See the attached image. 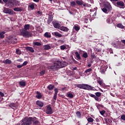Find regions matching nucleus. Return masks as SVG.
Wrapping results in <instances>:
<instances>
[{"label":"nucleus","mask_w":125,"mask_h":125,"mask_svg":"<svg viewBox=\"0 0 125 125\" xmlns=\"http://www.w3.org/2000/svg\"><path fill=\"white\" fill-rule=\"evenodd\" d=\"M46 113L47 114H53L52 108L49 105L46 106Z\"/></svg>","instance_id":"9d476101"},{"label":"nucleus","mask_w":125,"mask_h":125,"mask_svg":"<svg viewBox=\"0 0 125 125\" xmlns=\"http://www.w3.org/2000/svg\"><path fill=\"white\" fill-rule=\"evenodd\" d=\"M54 88V86L53 85H49L48 87H47V88H48L49 90H52Z\"/></svg>","instance_id":"7c9ffc66"},{"label":"nucleus","mask_w":125,"mask_h":125,"mask_svg":"<svg viewBox=\"0 0 125 125\" xmlns=\"http://www.w3.org/2000/svg\"><path fill=\"white\" fill-rule=\"evenodd\" d=\"M60 30H61V31H63V32H68V31H69V28L66 26H61L60 27Z\"/></svg>","instance_id":"f3484780"},{"label":"nucleus","mask_w":125,"mask_h":125,"mask_svg":"<svg viewBox=\"0 0 125 125\" xmlns=\"http://www.w3.org/2000/svg\"><path fill=\"white\" fill-rule=\"evenodd\" d=\"M73 70H77V67H74L73 68Z\"/></svg>","instance_id":"774afa93"},{"label":"nucleus","mask_w":125,"mask_h":125,"mask_svg":"<svg viewBox=\"0 0 125 125\" xmlns=\"http://www.w3.org/2000/svg\"><path fill=\"white\" fill-rule=\"evenodd\" d=\"M67 97L71 99V98H73L74 97V95L72 94V93H70L69 94H67Z\"/></svg>","instance_id":"e433bc0d"},{"label":"nucleus","mask_w":125,"mask_h":125,"mask_svg":"<svg viewBox=\"0 0 125 125\" xmlns=\"http://www.w3.org/2000/svg\"><path fill=\"white\" fill-rule=\"evenodd\" d=\"M91 63H92V61H90V62H89L87 64L88 68H90L91 67Z\"/></svg>","instance_id":"09e8293b"},{"label":"nucleus","mask_w":125,"mask_h":125,"mask_svg":"<svg viewBox=\"0 0 125 125\" xmlns=\"http://www.w3.org/2000/svg\"><path fill=\"white\" fill-rule=\"evenodd\" d=\"M60 47H61V50H64V49H67L66 46H65L64 45H62Z\"/></svg>","instance_id":"ea45409f"},{"label":"nucleus","mask_w":125,"mask_h":125,"mask_svg":"<svg viewBox=\"0 0 125 125\" xmlns=\"http://www.w3.org/2000/svg\"><path fill=\"white\" fill-rule=\"evenodd\" d=\"M33 124H34V125H40V124H41V123H40L38 120H36V121H35L33 122Z\"/></svg>","instance_id":"37998d69"},{"label":"nucleus","mask_w":125,"mask_h":125,"mask_svg":"<svg viewBox=\"0 0 125 125\" xmlns=\"http://www.w3.org/2000/svg\"><path fill=\"white\" fill-rule=\"evenodd\" d=\"M105 113H106V111L105 110H103L100 111V113L102 116H103L104 114Z\"/></svg>","instance_id":"49530a36"},{"label":"nucleus","mask_w":125,"mask_h":125,"mask_svg":"<svg viewBox=\"0 0 125 125\" xmlns=\"http://www.w3.org/2000/svg\"><path fill=\"white\" fill-rule=\"evenodd\" d=\"M107 23H108V24H110V19H107L106 20Z\"/></svg>","instance_id":"680f3d73"},{"label":"nucleus","mask_w":125,"mask_h":125,"mask_svg":"<svg viewBox=\"0 0 125 125\" xmlns=\"http://www.w3.org/2000/svg\"><path fill=\"white\" fill-rule=\"evenodd\" d=\"M76 3H77L79 6H81L82 8L87 7V3L85 2H83V0H77L76 2L72 1L70 2L71 6L73 7L76 6Z\"/></svg>","instance_id":"20e7f679"},{"label":"nucleus","mask_w":125,"mask_h":125,"mask_svg":"<svg viewBox=\"0 0 125 125\" xmlns=\"http://www.w3.org/2000/svg\"><path fill=\"white\" fill-rule=\"evenodd\" d=\"M119 0H110V1H111L112 2H116V1H118Z\"/></svg>","instance_id":"052dcab7"},{"label":"nucleus","mask_w":125,"mask_h":125,"mask_svg":"<svg viewBox=\"0 0 125 125\" xmlns=\"http://www.w3.org/2000/svg\"><path fill=\"white\" fill-rule=\"evenodd\" d=\"M38 14H39L40 15H42V12H41V11H38L37 12Z\"/></svg>","instance_id":"bf43d9fd"},{"label":"nucleus","mask_w":125,"mask_h":125,"mask_svg":"<svg viewBox=\"0 0 125 125\" xmlns=\"http://www.w3.org/2000/svg\"><path fill=\"white\" fill-rule=\"evenodd\" d=\"M26 81H21L19 82V85L21 87L23 88L26 86Z\"/></svg>","instance_id":"4468645a"},{"label":"nucleus","mask_w":125,"mask_h":125,"mask_svg":"<svg viewBox=\"0 0 125 125\" xmlns=\"http://www.w3.org/2000/svg\"><path fill=\"white\" fill-rule=\"evenodd\" d=\"M121 42L125 45V40H121Z\"/></svg>","instance_id":"69168bd1"},{"label":"nucleus","mask_w":125,"mask_h":125,"mask_svg":"<svg viewBox=\"0 0 125 125\" xmlns=\"http://www.w3.org/2000/svg\"><path fill=\"white\" fill-rule=\"evenodd\" d=\"M94 99H95V100L97 102L99 101V98L98 97L96 96L94 98Z\"/></svg>","instance_id":"864d4df0"},{"label":"nucleus","mask_w":125,"mask_h":125,"mask_svg":"<svg viewBox=\"0 0 125 125\" xmlns=\"http://www.w3.org/2000/svg\"><path fill=\"white\" fill-rule=\"evenodd\" d=\"M34 44V45H37V46H41V45H42V43L40 42H35Z\"/></svg>","instance_id":"c9c22d12"},{"label":"nucleus","mask_w":125,"mask_h":125,"mask_svg":"<svg viewBox=\"0 0 125 125\" xmlns=\"http://www.w3.org/2000/svg\"><path fill=\"white\" fill-rule=\"evenodd\" d=\"M2 63H4V64H11V63H12V62L9 59H6L3 61Z\"/></svg>","instance_id":"aec40b11"},{"label":"nucleus","mask_w":125,"mask_h":125,"mask_svg":"<svg viewBox=\"0 0 125 125\" xmlns=\"http://www.w3.org/2000/svg\"><path fill=\"white\" fill-rule=\"evenodd\" d=\"M16 54H18L19 55H20L21 54V51L19 49H17L16 51Z\"/></svg>","instance_id":"58836bf2"},{"label":"nucleus","mask_w":125,"mask_h":125,"mask_svg":"<svg viewBox=\"0 0 125 125\" xmlns=\"http://www.w3.org/2000/svg\"><path fill=\"white\" fill-rule=\"evenodd\" d=\"M103 8H102L101 9L104 13H108V12H110L113 9L112 7V5L109 2H106L103 4Z\"/></svg>","instance_id":"39448f33"},{"label":"nucleus","mask_w":125,"mask_h":125,"mask_svg":"<svg viewBox=\"0 0 125 125\" xmlns=\"http://www.w3.org/2000/svg\"><path fill=\"white\" fill-rule=\"evenodd\" d=\"M44 37L45 38H47V39H49L51 38V34L49 32H46L44 34Z\"/></svg>","instance_id":"5701e85b"},{"label":"nucleus","mask_w":125,"mask_h":125,"mask_svg":"<svg viewBox=\"0 0 125 125\" xmlns=\"http://www.w3.org/2000/svg\"><path fill=\"white\" fill-rule=\"evenodd\" d=\"M40 74V76H43V75L45 74V69L43 68L41 69Z\"/></svg>","instance_id":"bb28decb"},{"label":"nucleus","mask_w":125,"mask_h":125,"mask_svg":"<svg viewBox=\"0 0 125 125\" xmlns=\"http://www.w3.org/2000/svg\"><path fill=\"white\" fill-rule=\"evenodd\" d=\"M116 6L119 8H125V2L123 1H117Z\"/></svg>","instance_id":"0eeeda50"},{"label":"nucleus","mask_w":125,"mask_h":125,"mask_svg":"<svg viewBox=\"0 0 125 125\" xmlns=\"http://www.w3.org/2000/svg\"><path fill=\"white\" fill-rule=\"evenodd\" d=\"M75 54L76 55V56L77 58L78 59V60H81V56L80 55V54H79V52H76L75 53Z\"/></svg>","instance_id":"cd10ccee"},{"label":"nucleus","mask_w":125,"mask_h":125,"mask_svg":"<svg viewBox=\"0 0 125 125\" xmlns=\"http://www.w3.org/2000/svg\"><path fill=\"white\" fill-rule=\"evenodd\" d=\"M104 105H103V104H97V109H100L101 108H104Z\"/></svg>","instance_id":"f704fd0d"},{"label":"nucleus","mask_w":125,"mask_h":125,"mask_svg":"<svg viewBox=\"0 0 125 125\" xmlns=\"http://www.w3.org/2000/svg\"><path fill=\"white\" fill-rule=\"evenodd\" d=\"M3 12L6 14H13V10L6 7L3 8Z\"/></svg>","instance_id":"6e6552de"},{"label":"nucleus","mask_w":125,"mask_h":125,"mask_svg":"<svg viewBox=\"0 0 125 125\" xmlns=\"http://www.w3.org/2000/svg\"><path fill=\"white\" fill-rule=\"evenodd\" d=\"M95 95H96V97H100L101 96L102 93L97 92H96V93H95Z\"/></svg>","instance_id":"4c0bfd02"},{"label":"nucleus","mask_w":125,"mask_h":125,"mask_svg":"<svg viewBox=\"0 0 125 125\" xmlns=\"http://www.w3.org/2000/svg\"><path fill=\"white\" fill-rule=\"evenodd\" d=\"M25 49H26V50H28V51H30V52H35V50L32 47L27 46L25 47Z\"/></svg>","instance_id":"4be33fe9"},{"label":"nucleus","mask_w":125,"mask_h":125,"mask_svg":"<svg viewBox=\"0 0 125 125\" xmlns=\"http://www.w3.org/2000/svg\"><path fill=\"white\" fill-rule=\"evenodd\" d=\"M89 96H90L91 97H92L93 98L96 96H95V95H93L91 93H89Z\"/></svg>","instance_id":"603ef678"},{"label":"nucleus","mask_w":125,"mask_h":125,"mask_svg":"<svg viewBox=\"0 0 125 125\" xmlns=\"http://www.w3.org/2000/svg\"><path fill=\"white\" fill-rule=\"evenodd\" d=\"M52 11H49V14H48V16H53V15H52Z\"/></svg>","instance_id":"3c124183"},{"label":"nucleus","mask_w":125,"mask_h":125,"mask_svg":"<svg viewBox=\"0 0 125 125\" xmlns=\"http://www.w3.org/2000/svg\"><path fill=\"white\" fill-rule=\"evenodd\" d=\"M13 1H14V4L16 6H19V5H20V2L19 1L16 0H13Z\"/></svg>","instance_id":"393cba45"},{"label":"nucleus","mask_w":125,"mask_h":125,"mask_svg":"<svg viewBox=\"0 0 125 125\" xmlns=\"http://www.w3.org/2000/svg\"><path fill=\"white\" fill-rule=\"evenodd\" d=\"M54 90L55 92L54 93V98H53V99L55 100V102H56L57 97V94L58 93V89L55 88Z\"/></svg>","instance_id":"a211bd4d"},{"label":"nucleus","mask_w":125,"mask_h":125,"mask_svg":"<svg viewBox=\"0 0 125 125\" xmlns=\"http://www.w3.org/2000/svg\"><path fill=\"white\" fill-rule=\"evenodd\" d=\"M3 2H4L5 5H6V3H7L8 2V1H9V0H2Z\"/></svg>","instance_id":"5fc2aeb1"},{"label":"nucleus","mask_w":125,"mask_h":125,"mask_svg":"<svg viewBox=\"0 0 125 125\" xmlns=\"http://www.w3.org/2000/svg\"><path fill=\"white\" fill-rule=\"evenodd\" d=\"M97 83H98L100 85H102L104 83L102 80H97Z\"/></svg>","instance_id":"a19ab883"},{"label":"nucleus","mask_w":125,"mask_h":125,"mask_svg":"<svg viewBox=\"0 0 125 125\" xmlns=\"http://www.w3.org/2000/svg\"><path fill=\"white\" fill-rule=\"evenodd\" d=\"M37 119L36 117H25L21 120V125H31L32 122H35Z\"/></svg>","instance_id":"7ed1b4c3"},{"label":"nucleus","mask_w":125,"mask_h":125,"mask_svg":"<svg viewBox=\"0 0 125 125\" xmlns=\"http://www.w3.org/2000/svg\"><path fill=\"white\" fill-rule=\"evenodd\" d=\"M27 64H28V62L27 61H25L22 64V65L23 67H24V66H26V65H27Z\"/></svg>","instance_id":"8fccbe9b"},{"label":"nucleus","mask_w":125,"mask_h":125,"mask_svg":"<svg viewBox=\"0 0 125 125\" xmlns=\"http://www.w3.org/2000/svg\"><path fill=\"white\" fill-rule=\"evenodd\" d=\"M66 66H67V62H61L60 61H56L53 62L52 65L48 66V70H51V71H57L58 69L64 68Z\"/></svg>","instance_id":"f257e3e1"},{"label":"nucleus","mask_w":125,"mask_h":125,"mask_svg":"<svg viewBox=\"0 0 125 125\" xmlns=\"http://www.w3.org/2000/svg\"><path fill=\"white\" fill-rule=\"evenodd\" d=\"M33 1H35V2H39L40 0H33Z\"/></svg>","instance_id":"0e129e2a"},{"label":"nucleus","mask_w":125,"mask_h":125,"mask_svg":"<svg viewBox=\"0 0 125 125\" xmlns=\"http://www.w3.org/2000/svg\"><path fill=\"white\" fill-rule=\"evenodd\" d=\"M52 24H53V25L54 27V28H55L56 29H59V30H60V27H61L60 24H59L57 22H54V21L52 22Z\"/></svg>","instance_id":"9b49d317"},{"label":"nucleus","mask_w":125,"mask_h":125,"mask_svg":"<svg viewBox=\"0 0 125 125\" xmlns=\"http://www.w3.org/2000/svg\"><path fill=\"white\" fill-rule=\"evenodd\" d=\"M82 57H83V58H87V57H88V55H87V53L84 52H83Z\"/></svg>","instance_id":"473e14b6"},{"label":"nucleus","mask_w":125,"mask_h":125,"mask_svg":"<svg viewBox=\"0 0 125 125\" xmlns=\"http://www.w3.org/2000/svg\"><path fill=\"white\" fill-rule=\"evenodd\" d=\"M7 7H9V8H12L14 7V3L13 0H9L5 5Z\"/></svg>","instance_id":"1a4fd4ad"},{"label":"nucleus","mask_w":125,"mask_h":125,"mask_svg":"<svg viewBox=\"0 0 125 125\" xmlns=\"http://www.w3.org/2000/svg\"><path fill=\"white\" fill-rule=\"evenodd\" d=\"M45 50H48V49H50V45L47 44L44 45Z\"/></svg>","instance_id":"2f4dec72"},{"label":"nucleus","mask_w":125,"mask_h":125,"mask_svg":"<svg viewBox=\"0 0 125 125\" xmlns=\"http://www.w3.org/2000/svg\"><path fill=\"white\" fill-rule=\"evenodd\" d=\"M117 27L118 28H120V29H124V28H125V26L124 25H123V24L122 23L117 24Z\"/></svg>","instance_id":"c85d7f7f"},{"label":"nucleus","mask_w":125,"mask_h":125,"mask_svg":"<svg viewBox=\"0 0 125 125\" xmlns=\"http://www.w3.org/2000/svg\"><path fill=\"white\" fill-rule=\"evenodd\" d=\"M121 119L124 121H125V115H123L121 116Z\"/></svg>","instance_id":"6e6d98bb"},{"label":"nucleus","mask_w":125,"mask_h":125,"mask_svg":"<svg viewBox=\"0 0 125 125\" xmlns=\"http://www.w3.org/2000/svg\"><path fill=\"white\" fill-rule=\"evenodd\" d=\"M4 96V94L2 92H0V96L3 97Z\"/></svg>","instance_id":"13d9d810"},{"label":"nucleus","mask_w":125,"mask_h":125,"mask_svg":"<svg viewBox=\"0 0 125 125\" xmlns=\"http://www.w3.org/2000/svg\"><path fill=\"white\" fill-rule=\"evenodd\" d=\"M91 58L94 59V58H95V55H91Z\"/></svg>","instance_id":"e2e57ef3"},{"label":"nucleus","mask_w":125,"mask_h":125,"mask_svg":"<svg viewBox=\"0 0 125 125\" xmlns=\"http://www.w3.org/2000/svg\"><path fill=\"white\" fill-rule=\"evenodd\" d=\"M74 29L75 30H76L77 31H80V27L78 26H75L74 27Z\"/></svg>","instance_id":"de8ad7c7"},{"label":"nucleus","mask_w":125,"mask_h":125,"mask_svg":"<svg viewBox=\"0 0 125 125\" xmlns=\"http://www.w3.org/2000/svg\"><path fill=\"white\" fill-rule=\"evenodd\" d=\"M104 120L105 122H108L109 123H112V120H110L109 119H104Z\"/></svg>","instance_id":"a18cd8bd"},{"label":"nucleus","mask_w":125,"mask_h":125,"mask_svg":"<svg viewBox=\"0 0 125 125\" xmlns=\"http://www.w3.org/2000/svg\"><path fill=\"white\" fill-rule=\"evenodd\" d=\"M23 10V9L22 7H16L14 8V11H17V12H21Z\"/></svg>","instance_id":"412c9836"},{"label":"nucleus","mask_w":125,"mask_h":125,"mask_svg":"<svg viewBox=\"0 0 125 125\" xmlns=\"http://www.w3.org/2000/svg\"><path fill=\"white\" fill-rule=\"evenodd\" d=\"M36 94V98L38 99H41L42 98V95L40 92L37 91Z\"/></svg>","instance_id":"b1692460"},{"label":"nucleus","mask_w":125,"mask_h":125,"mask_svg":"<svg viewBox=\"0 0 125 125\" xmlns=\"http://www.w3.org/2000/svg\"><path fill=\"white\" fill-rule=\"evenodd\" d=\"M10 107H15V104L14 103H11L9 105Z\"/></svg>","instance_id":"c03bdc74"},{"label":"nucleus","mask_w":125,"mask_h":125,"mask_svg":"<svg viewBox=\"0 0 125 125\" xmlns=\"http://www.w3.org/2000/svg\"><path fill=\"white\" fill-rule=\"evenodd\" d=\"M52 21H53V16H48V19L47 20V23L48 25H49V24L51 23Z\"/></svg>","instance_id":"ddd939ff"},{"label":"nucleus","mask_w":125,"mask_h":125,"mask_svg":"<svg viewBox=\"0 0 125 125\" xmlns=\"http://www.w3.org/2000/svg\"><path fill=\"white\" fill-rule=\"evenodd\" d=\"M22 67H23V65L21 64V65H17V68L18 69H20L21 68H22Z\"/></svg>","instance_id":"4d7b16f0"},{"label":"nucleus","mask_w":125,"mask_h":125,"mask_svg":"<svg viewBox=\"0 0 125 125\" xmlns=\"http://www.w3.org/2000/svg\"><path fill=\"white\" fill-rule=\"evenodd\" d=\"M5 34V32L2 31L0 32V39H4V34Z\"/></svg>","instance_id":"a878e982"},{"label":"nucleus","mask_w":125,"mask_h":125,"mask_svg":"<svg viewBox=\"0 0 125 125\" xmlns=\"http://www.w3.org/2000/svg\"><path fill=\"white\" fill-rule=\"evenodd\" d=\"M75 86H77L82 89H85L88 90H93V87L91 86L86 84H75Z\"/></svg>","instance_id":"423d86ee"},{"label":"nucleus","mask_w":125,"mask_h":125,"mask_svg":"<svg viewBox=\"0 0 125 125\" xmlns=\"http://www.w3.org/2000/svg\"><path fill=\"white\" fill-rule=\"evenodd\" d=\"M35 5H37L36 3L31 2L29 3L28 7H29L31 10H34V9H35Z\"/></svg>","instance_id":"2eb2a0df"},{"label":"nucleus","mask_w":125,"mask_h":125,"mask_svg":"<svg viewBox=\"0 0 125 125\" xmlns=\"http://www.w3.org/2000/svg\"><path fill=\"white\" fill-rule=\"evenodd\" d=\"M8 40H9L13 44H15L17 42V39L16 38H13L12 37L8 38Z\"/></svg>","instance_id":"f8f14e48"},{"label":"nucleus","mask_w":125,"mask_h":125,"mask_svg":"<svg viewBox=\"0 0 125 125\" xmlns=\"http://www.w3.org/2000/svg\"><path fill=\"white\" fill-rule=\"evenodd\" d=\"M31 27H33V26H31L30 24H25L24 26V29H22V30H20V33L22 37H24V38H31V37L33 36V34L29 30H30V28Z\"/></svg>","instance_id":"f03ea898"},{"label":"nucleus","mask_w":125,"mask_h":125,"mask_svg":"<svg viewBox=\"0 0 125 125\" xmlns=\"http://www.w3.org/2000/svg\"><path fill=\"white\" fill-rule=\"evenodd\" d=\"M36 104L40 106V107H42L44 105V103L42 102H41L40 101H37L36 102Z\"/></svg>","instance_id":"6ab92c4d"},{"label":"nucleus","mask_w":125,"mask_h":125,"mask_svg":"<svg viewBox=\"0 0 125 125\" xmlns=\"http://www.w3.org/2000/svg\"><path fill=\"white\" fill-rule=\"evenodd\" d=\"M76 116H77L78 119H80L81 118V112L79 111L76 112Z\"/></svg>","instance_id":"72a5a7b5"},{"label":"nucleus","mask_w":125,"mask_h":125,"mask_svg":"<svg viewBox=\"0 0 125 125\" xmlns=\"http://www.w3.org/2000/svg\"><path fill=\"white\" fill-rule=\"evenodd\" d=\"M92 68H88L87 70H86L84 72V73H90V72H92Z\"/></svg>","instance_id":"79ce46f5"},{"label":"nucleus","mask_w":125,"mask_h":125,"mask_svg":"<svg viewBox=\"0 0 125 125\" xmlns=\"http://www.w3.org/2000/svg\"><path fill=\"white\" fill-rule=\"evenodd\" d=\"M53 36H55V37H58V38H62V34H60L57 32H53Z\"/></svg>","instance_id":"dca6fc26"},{"label":"nucleus","mask_w":125,"mask_h":125,"mask_svg":"<svg viewBox=\"0 0 125 125\" xmlns=\"http://www.w3.org/2000/svg\"><path fill=\"white\" fill-rule=\"evenodd\" d=\"M87 121L88 122L92 123L94 121V120H93L92 117H88Z\"/></svg>","instance_id":"c756f323"},{"label":"nucleus","mask_w":125,"mask_h":125,"mask_svg":"<svg viewBox=\"0 0 125 125\" xmlns=\"http://www.w3.org/2000/svg\"><path fill=\"white\" fill-rule=\"evenodd\" d=\"M97 51H98V52H100V51H101V50H100V49H97Z\"/></svg>","instance_id":"338daca9"}]
</instances>
